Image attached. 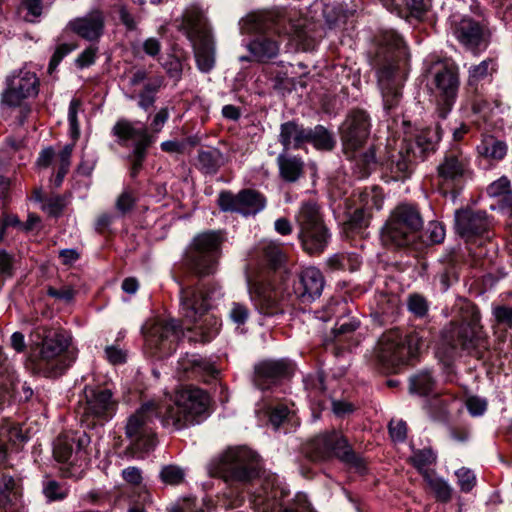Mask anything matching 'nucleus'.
I'll list each match as a JSON object with an SVG mask.
<instances>
[{
  "instance_id": "nucleus-30",
  "label": "nucleus",
  "mask_w": 512,
  "mask_h": 512,
  "mask_svg": "<svg viewBox=\"0 0 512 512\" xmlns=\"http://www.w3.org/2000/svg\"><path fill=\"white\" fill-rule=\"evenodd\" d=\"M362 208L354 211L351 221L356 225H366V218L368 217V211L372 209H381L382 207V194L377 187L366 189L359 195Z\"/></svg>"
},
{
  "instance_id": "nucleus-12",
  "label": "nucleus",
  "mask_w": 512,
  "mask_h": 512,
  "mask_svg": "<svg viewBox=\"0 0 512 512\" xmlns=\"http://www.w3.org/2000/svg\"><path fill=\"white\" fill-rule=\"evenodd\" d=\"M7 87L2 93V103L10 107H21L20 113V124L24 123V120L30 109L23 105L24 100L36 97L39 91V79L36 74L25 70L19 69L13 71L7 77Z\"/></svg>"
},
{
  "instance_id": "nucleus-34",
  "label": "nucleus",
  "mask_w": 512,
  "mask_h": 512,
  "mask_svg": "<svg viewBox=\"0 0 512 512\" xmlns=\"http://www.w3.org/2000/svg\"><path fill=\"white\" fill-rule=\"evenodd\" d=\"M118 402L113 397L112 388L106 387L98 391V424L111 420L117 411Z\"/></svg>"
},
{
  "instance_id": "nucleus-23",
  "label": "nucleus",
  "mask_w": 512,
  "mask_h": 512,
  "mask_svg": "<svg viewBox=\"0 0 512 512\" xmlns=\"http://www.w3.org/2000/svg\"><path fill=\"white\" fill-rule=\"evenodd\" d=\"M325 280L322 272L316 267H306L298 275L293 292L302 303H311L323 292Z\"/></svg>"
},
{
  "instance_id": "nucleus-13",
  "label": "nucleus",
  "mask_w": 512,
  "mask_h": 512,
  "mask_svg": "<svg viewBox=\"0 0 512 512\" xmlns=\"http://www.w3.org/2000/svg\"><path fill=\"white\" fill-rule=\"evenodd\" d=\"M309 451L318 459L335 456L354 466L360 473L366 469L362 459L352 451L347 439L337 431L316 436L309 444Z\"/></svg>"
},
{
  "instance_id": "nucleus-24",
  "label": "nucleus",
  "mask_w": 512,
  "mask_h": 512,
  "mask_svg": "<svg viewBox=\"0 0 512 512\" xmlns=\"http://www.w3.org/2000/svg\"><path fill=\"white\" fill-rule=\"evenodd\" d=\"M490 222L485 211L463 209L455 214L457 233L466 241L483 235L489 228Z\"/></svg>"
},
{
  "instance_id": "nucleus-1",
  "label": "nucleus",
  "mask_w": 512,
  "mask_h": 512,
  "mask_svg": "<svg viewBox=\"0 0 512 512\" xmlns=\"http://www.w3.org/2000/svg\"><path fill=\"white\" fill-rule=\"evenodd\" d=\"M208 407V395L201 389L185 387L178 390L174 398L161 403L148 401L132 414L126 424V436L131 440L135 452L146 454L156 446V437L152 428L155 417L162 425L172 431L184 429L200 422Z\"/></svg>"
},
{
  "instance_id": "nucleus-9",
  "label": "nucleus",
  "mask_w": 512,
  "mask_h": 512,
  "mask_svg": "<svg viewBox=\"0 0 512 512\" xmlns=\"http://www.w3.org/2000/svg\"><path fill=\"white\" fill-rule=\"evenodd\" d=\"M423 220L417 208L401 204L391 213L381 231L385 245L406 246L414 240L415 233L422 227Z\"/></svg>"
},
{
  "instance_id": "nucleus-4",
  "label": "nucleus",
  "mask_w": 512,
  "mask_h": 512,
  "mask_svg": "<svg viewBox=\"0 0 512 512\" xmlns=\"http://www.w3.org/2000/svg\"><path fill=\"white\" fill-rule=\"evenodd\" d=\"M84 427L82 435L62 434L57 437L53 446V455L57 462L67 464L62 469L66 477L80 476L86 463V451L91 442V436L86 430H93L96 426V389L86 387L84 396L80 399L76 409Z\"/></svg>"
},
{
  "instance_id": "nucleus-18",
  "label": "nucleus",
  "mask_w": 512,
  "mask_h": 512,
  "mask_svg": "<svg viewBox=\"0 0 512 512\" xmlns=\"http://www.w3.org/2000/svg\"><path fill=\"white\" fill-rule=\"evenodd\" d=\"M246 282L250 300L259 313L270 316L283 312L284 297L271 282L253 278L249 274L246 276Z\"/></svg>"
},
{
  "instance_id": "nucleus-20",
  "label": "nucleus",
  "mask_w": 512,
  "mask_h": 512,
  "mask_svg": "<svg viewBox=\"0 0 512 512\" xmlns=\"http://www.w3.org/2000/svg\"><path fill=\"white\" fill-rule=\"evenodd\" d=\"M370 133V120L365 111H352L341 127V138L345 153H356L366 142Z\"/></svg>"
},
{
  "instance_id": "nucleus-48",
  "label": "nucleus",
  "mask_w": 512,
  "mask_h": 512,
  "mask_svg": "<svg viewBox=\"0 0 512 512\" xmlns=\"http://www.w3.org/2000/svg\"><path fill=\"white\" fill-rule=\"evenodd\" d=\"M493 70V61L484 60L478 65L472 66L469 69V83L474 84L486 78Z\"/></svg>"
},
{
  "instance_id": "nucleus-14",
  "label": "nucleus",
  "mask_w": 512,
  "mask_h": 512,
  "mask_svg": "<svg viewBox=\"0 0 512 512\" xmlns=\"http://www.w3.org/2000/svg\"><path fill=\"white\" fill-rule=\"evenodd\" d=\"M220 244L221 235L215 231L201 233L193 239L187 257L196 273L209 275L215 271Z\"/></svg>"
},
{
  "instance_id": "nucleus-15",
  "label": "nucleus",
  "mask_w": 512,
  "mask_h": 512,
  "mask_svg": "<svg viewBox=\"0 0 512 512\" xmlns=\"http://www.w3.org/2000/svg\"><path fill=\"white\" fill-rule=\"evenodd\" d=\"M36 355L54 376L61 374L75 360L68 338L57 331L50 334Z\"/></svg>"
},
{
  "instance_id": "nucleus-22",
  "label": "nucleus",
  "mask_w": 512,
  "mask_h": 512,
  "mask_svg": "<svg viewBox=\"0 0 512 512\" xmlns=\"http://www.w3.org/2000/svg\"><path fill=\"white\" fill-rule=\"evenodd\" d=\"M434 83L439 97V111L441 117L445 118L455 103L458 88V74L450 68L442 67L435 73Z\"/></svg>"
},
{
  "instance_id": "nucleus-43",
  "label": "nucleus",
  "mask_w": 512,
  "mask_h": 512,
  "mask_svg": "<svg viewBox=\"0 0 512 512\" xmlns=\"http://www.w3.org/2000/svg\"><path fill=\"white\" fill-rule=\"evenodd\" d=\"M434 379L430 372H421L410 380V391L421 395H426L432 391Z\"/></svg>"
},
{
  "instance_id": "nucleus-47",
  "label": "nucleus",
  "mask_w": 512,
  "mask_h": 512,
  "mask_svg": "<svg viewBox=\"0 0 512 512\" xmlns=\"http://www.w3.org/2000/svg\"><path fill=\"white\" fill-rule=\"evenodd\" d=\"M423 237L429 244H439L445 238V229L439 222H429L424 231Z\"/></svg>"
},
{
  "instance_id": "nucleus-5",
  "label": "nucleus",
  "mask_w": 512,
  "mask_h": 512,
  "mask_svg": "<svg viewBox=\"0 0 512 512\" xmlns=\"http://www.w3.org/2000/svg\"><path fill=\"white\" fill-rule=\"evenodd\" d=\"M221 297L222 291L217 285L181 288L180 313L190 323H197L204 317L202 323L195 326V329L202 334L204 342L210 341L219 331L218 319L213 315H205V313L212 303Z\"/></svg>"
},
{
  "instance_id": "nucleus-59",
  "label": "nucleus",
  "mask_w": 512,
  "mask_h": 512,
  "mask_svg": "<svg viewBox=\"0 0 512 512\" xmlns=\"http://www.w3.org/2000/svg\"><path fill=\"white\" fill-rule=\"evenodd\" d=\"M161 65L171 78L175 80H179L181 78L182 63L178 57L169 55Z\"/></svg>"
},
{
  "instance_id": "nucleus-41",
  "label": "nucleus",
  "mask_w": 512,
  "mask_h": 512,
  "mask_svg": "<svg viewBox=\"0 0 512 512\" xmlns=\"http://www.w3.org/2000/svg\"><path fill=\"white\" fill-rule=\"evenodd\" d=\"M72 145H65L57 156V173L53 179L55 187H59L68 172L70 166V158L72 154Z\"/></svg>"
},
{
  "instance_id": "nucleus-28",
  "label": "nucleus",
  "mask_w": 512,
  "mask_h": 512,
  "mask_svg": "<svg viewBox=\"0 0 512 512\" xmlns=\"http://www.w3.org/2000/svg\"><path fill=\"white\" fill-rule=\"evenodd\" d=\"M178 368L185 373H192L205 380L214 378L219 373L213 362L198 354H186L178 361Z\"/></svg>"
},
{
  "instance_id": "nucleus-33",
  "label": "nucleus",
  "mask_w": 512,
  "mask_h": 512,
  "mask_svg": "<svg viewBox=\"0 0 512 512\" xmlns=\"http://www.w3.org/2000/svg\"><path fill=\"white\" fill-rule=\"evenodd\" d=\"M277 163L280 175L285 181L295 182L303 173L304 163L298 157L281 153L277 157Z\"/></svg>"
},
{
  "instance_id": "nucleus-3",
  "label": "nucleus",
  "mask_w": 512,
  "mask_h": 512,
  "mask_svg": "<svg viewBox=\"0 0 512 512\" xmlns=\"http://www.w3.org/2000/svg\"><path fill=\"white\" fill-rule=\"evenodd\" d=\"M377 83L384 110L389 113L397 108L402 100V88L409 67V54L400 35L386 32L378 51Z\"/></svg>"
},
{
  "instance_id": "nucleus-51",
  "label": "nucleus",
  "mask_w": 512,
  "mask_h": 512,
  "mask_svg": "<svg viewBox=\"0 0 512 512\" xmlns=\"http://www.w3.org/2000/svg\"><path fill=\"white\" fill-rule=\"evenodd\" d=\"M229 318L237 326L244 325L249 318V309L242 303L233 302L231 304Z\"/></svg>"
},
{
  "instance_id": "nucleus-46",
  "label": "nucleus",
  "mask_w": 512,
  "mask_h": 512,
  "mask_svg": "<svg viewBox=\"0 0 512 512\" xmlns=\"http://www.w3.org/2000/svg\"><path fill=\"white\" fill-rule=\"evenodd\" d=\"M269 422L271 425L278 429L285 422H290L293 419L291 411L284 405H278L273 409L269 408Z\"/></svg>"
},
{
  "instance_id": "nucleus-42",
  "label": "nucleus",
  "mask_w": 512,
  "mask_h": 512,
  "mask_svg": "<svg viewBox=\"0 0 512 512\" xmlns=\"http://www.w3.org/2000/svg\"><path fill=\"white\" fill-rule=\"evenodd\" d=\"M410 460L414 467L424 476V471L436 460V455L430 448L415 450Z\"/></svg>"
},
{
  "instance_id": "nucleus-17",
  "label": "nucleus",
  "mask_w": 512,
  "mask_h": 512,
  "mask_svg": "<svg viewBox=\"0 0 512 512\" xmlns=\"http://www.w3.org/2000/svg\"><path fill=\"white\" fill-rule=\"evenodd\" d=\"M143 329L147 344L163 355L170 354L183 335V330L175 319L156 318L147 323Z\"/></svg>"
},
{
  "instance_id": "nucleus-55",
  "label": "nucleus",
  "mask_w": 512,
  "mask_h": 512,
  "mask_svg": "<svg viewBox=\"0 0 512 512\" xmlns=\"http://www.w3.org/2000/svg\"><path fill=\"white\" fill-rule=\"evenodd\" d=\"M56 331L47 329L46 327H37L30 335V343L31 347H35V355L40 350L41 347L44 346V342L50 337L51 333H55Z\"/></svg>"
},
{
  "instance_id": "nucleus-50",
  "label": "nucleus",
  "mask_w": 512,
  "mask_h": 512,
  "mask_svg": "<svg viewBox=\"0 0 512 512\" xmlns=\"http://www.w3.org/2000/svg\"><path fill=\"white\" fill-rule=\"evenodd\" d=\"M492 314L497 324L512 327V307L507 305H496L492 308Z\"/></svg>"
},
{
  "instance_id": "nucleus-63",
  "label": "nucleus",
  "mask_w": 512,
  "mask_h": 512,
  "mask_svg": "<svg viewBox=\"0 0 512 512\" xmlns=\"http://www.w3.org/2000/svg\"><path fill=\"white\" fill-rule=\"evenodd\" d=\"M466 406L472 416H480L485 412L487 402L483 398L472 396L467 399Z\"/></svg>"
},
{
  "instance_id": "nucleus-56",
  "label": "nucleus",
  "mask_w": 512,
  "mask_h": 512,
  "mask_svg": "<svg viewBox=\"0 0 512 512\" xmlns=\"http://www.w3.org/2000/svg\"><path fill=\"white\" fill-rule=\"evenodd\" d=\"M14 382L8 378L0 380V410L9 405L14 395Z\"/></svg>"
},
{
  "instance_id": "nucleus-62",
  "label": "nucleus",
  "mask_w": 512,
  "mask_h": 512,
  "mask_svg": "<svg viewBox=\"0 0 512 512\" xmlns=\"http://www.w3.org/2000/svg\"><path fill=\"white\" fill-rule=\"evenodd\" d=\"M75 47L73 45H70V44H61L59 45L53 56L51 57V60H50V63H49V67H48V72L51 74L53 73V71L56 69L57 65L61 62V60L63 59V57L65 55H67L69 52H71Z\"/></svg>"
},
{
  "instance_id": "nucleus-21",
  "label": "nucleus",
  "mask_w": 512,
  "mask_h": 512,
  "mask_svg": "<svg viewBox=\"0 0 512 512\" xmlns=\"http://www.w3.org/2000/svg\"><path fill=\"white\" fill-rule=\"evenodd\" d=\"M438 177L447 184L473 178L470 159L458 148L448 151L437 167Z\"/></svg>"
},
{
  "instance_id": "nucleus-16",
  "label": "nucleus",
  "mask_w": 512,
  "mask_h": 512,
  "mask_svg": "<svg viewBox=\"0 0 512 512\" xmlns=\"http://www.w3.org/2000/svg\"><path fill=\"white\" fill-rule=\"evenodd\" d=\"M114 132L122 141H131L133 145L130 174L132 177H136L146 156V149L152 142L151 136L147 133L146 125L139 121L121 120L115 125Z\"/></svg>"
},
{
  "instance_id": "nucleus-38",
  "label": "nucleus",
  "mask_w": 512,
  "mask_h": 512,
  "mask_svg": "<svg viewBox=\"0 0 512 512\" xmlns=\"http://www.w3.org/2000/svg\"><path fill=\"white\" fill-rule=\"evenodd\" d=\"M424 479L439 501L446 502L451 498V487L443 478L433 471H424Z\"/></svg>"
},
{
  "instance_id": "nucleus-27",
  "label": "nucleus",
  "mask_w": 512,
  "mask_h": 512,
  "mask_svg": "<svg viewBox=\"0 0 512 512\" xmlns=\"http://www.w3.org/2000/svg\"><path fill=\"white\" fill-rule=\"evenodd\" d=\"M508 153L507 143L494 135L482 136L476 146V156L480 161L495 165L502 161Z\"/></svg>"
},
{
  "instance_id": "nucleus-60",
  "label": "nucleus",
  "mask_w": 512,
  "mask_h": 512,
  "mask_svg": "<svg viewBox=\"0 0 512 512\" xmlns=\"http://www.w3.org/2000/svg\"><path fill=\"white\" fill-rule=\"evenodd\" d=\"M22 7L27 10V14L24 16L26 21L33 22L42 14V0H23Z\"/></svg>"
},
{
  "instance_id": "nucleus-49",
  "label": "nucleus",
  "mask_w": 512,
  "mask_h": 512,
  "mask_svg": "<svg viewBox=\"0 0 512 512\" xmlns=\"http://www.w3.org/2000/svg\"><path fill=\"white\" fill-rule=\"evenodd\" d=\"M104 354L107 361L112 365L124 364L127 361V351L119 344L107 345Z\"/></svg>"
},
{
  "instance_id": "nucleus-61",
  "label": "nucleus",
  "mask_w": 512,
  "mask_h": 512,
  "mask_svg": "<svg viewBox=\"0 0 512 512\" xmlns=\"http://www.w3.org/2000/svg\"><path fill=\"white\" fill-rule=\"evenodd\" d=\"M359 162L362 165L360 177H367L370 174V170L377 163L375 151L373 149H369L368 151L362 153L360 155Z\"/></svg>"
},
{
  "instance_id": "nucleus-37",
  "label": "nucleus",
  "mask_w": 512,
  "mask_h": 512,
  "mask_svg": "<svg viewBox=\"0 0 512 512\" xmlns=\"http://www.w3.org/2000/svg\"><path fill=\"white\" fill-rule=\"evenodd\" d=\"M200 169L207 174H214L224 163L223 154L216 148L202 150L198 154Z\"/></svg>"
},
{
  "instance_id": "nucleus-64",
  "label": "nucleus",
  "mask_w": 512,
  "mask_h": 512,
  "mask_svg": "<svg viewBox=\"0 0 512 512\" xmlns=\"http://www.w3.org/2000/svg\"><path fill=\"white\" fill-rule=\"evenodd\" d=\"M389 433L394 441H404L407 434L406 423L402 420H392L389 423Z\"/></svg>"
},
{
  "instance_id": "nucleus-10",
  "label": "nucleus",
  "mask_w": 512,
  "mask_h": 512,
  "mask_svg": "<svg viewBox=\"0 0 512 512\" xmlns=\"http://www.w3.org/2000/svg\"><path fill=\"white\" fill-rule=\"evenodd\" d=\"M299 225V239L309 254L322 252L328 244L330 234L322 221L318 206L304 202L296 215Z\"/></svg>"
},
{
  "instance_id": "nucleus-7",
  "label": "nucleus",
  "mask_w": 512,
  "mask_h": 512,
  "mask_svg": "<svg viewBox=\"0 0 512 512\" xmlns=\"http://www.w3.org/2000/svg\"><path fill=\"white\" fill-rule=\"evenodd\" d=\"M179 28L192 43L198 69L210 72L215 66V47L203 9L197 4L188 6Z\"/></svg>"
},
{
  "instance_id": "nucleus-29",
  "label": "nucleus",
  "mask_w": 512,
  "mask_h": 512,
  "mask_svg": "<svg viewBox=\"0 0 512 512\" xmlns=\"http://www.w3.org/2000/svg\"><path fill=\"white\" fill-rule=\"evenodd\" d=\"M251 18L255 22L263 23L264 29L272 34H278L280 36L284 33L296 40H300L303 36V25L292 23L290 20L289 23L286 24L287 19L283 16L274 18L272 15H265L257 18L252 16Z\"/></svg>"
},
{
  "instance_id": "nucleus-54",
  "label": "nucleus",
  "mask_w": 512,
  "mask_h": 512,
  "mask_svg": "<svg viewBox=\"0 0 512 512\" xmlns=\"http://www.w3.org/2000/svg\"><path fill=\"white\" fill-rule=\"evenodd\" d=\"M408 309L417 317H423L428 311V303L424 297L418 294L411 295L408 299Z\"/></svg>"
},
{
  "instance_id": "nucleus-53",
  "label": "nucleus",
  "mask_w": 512,
  "mask_h": 512,
  "mask_svg": "<svg viewBox=\"0 0 512 512\" xmlns=\"http://www.w3.org/2000/svg\"><path fill=\"white\" fill-rule=\"evenodd\" d=\"M64 200L61 196H50L45 198V202L42 204V210L45 211L49 216L57 217L62 213L64 208Z\"/></svg>"
},
{
  "instance_id": "nucleus-11",
  "label": "nucleus",
  "mask_w": 512,
  "mask_h": 512,
  "mask_svg": "<svg viewBox=\"0 0 512 512\" xmlns=\"http://www.w3.org/2000/svg\"><path fill=\"white\" fill-rule=\"evenodd\" d=\"M418 349V340L415 336L407 337L398 331H390L379 340L376 355L387 370H396L415 357Z\"/></svg>"
},
{
  "instance_id": "nucleus-39",
  "label": "nucleus",
  "mask_w": 512,
  "mask_h": 512,
  "mask_svg": "<svg viewBox=\"0 0 512 512\" xmlns=\"http://www.w3.org/2000/svg\"><path fill=\"white\" fill-rule=\"evenodd\" d=\"M307 142L321 150H331L335 144L333 136L322 125L307 129Z\"/></svg>"
},
{
  "instance_id": "nucleus-25",
  "label": "nucleus",
  "mask_w": 512,
  "mask_h": 512,
  "mask_svg": "<svg viewBox=\"0 0 512 512\" xmlns=\"http://www.w3.org/2000/svg\"><path fill=\"white\" fill-rule=\"evenodd\" d=\"M454 34L461 44L474 53L487 47V36L483 27L471 18H462L456 25Z\"/></svg>"
},
{
  "instance_id": "nucleus-19",
  "label": "nucleus",
  "mask_w": 512,
  "mask_h": 512,
  "mask_svg": "<svg viewBox=\"0 0 512 512\" xmlns=\"http://www.w3.org/2000/svg\"><path fill=\"white\" fill-rule=\"evenodd\" d=\"M218 204L222 211L236 212L244 216L255 215L266 206L265 198L257 191L246 189L238 194L221 192Z\"/></svg>"
},
{
  "instance_id": "nucleus-58",
  "label": "nucleus",
  "mask_w": 512,
  "mask_h": 512,
  "mask_svg": "<svg viewBox=\"0 0 512 512\" xmlns=\"http://www.w3.org/2000/svg\"><path fill=\"white\" fill-rule=\"evenodd\" d=\"M458 484L460 486L461 491L469 492L475 485V475L474 473L466 468H461L455 472Z\"/></svg>"
},
{
  "instance_id": "nucleus-57",
  "label": "nucleus",
  "mask_w": 512,
  "mask_h": 512,
  "mask_svg": "<svg viewBox=\"0 0 512 512\" xmlns=\"http://www.w3.org/2000/svg\"><path fill=\"white\" fill-rule=\"evenodd\" d=\"M43 492L45 496L51 501L62 500L67 496V489L53 480L46 483Z\"/></svg>"
},
{
  "instance_id": "nucleus-35",
  "label": "nucleus",
  "mask_w": 512,
  "mask_h": 512,
  "mask_svg": "<svg viewBox=\"0 0 512 512\" xmlns=\"http://www.w3.org/2000/svg\"><path fill=\"white\" fill-rule=\"evenodd\" d=\"M211 510V500L195 497L180 498L167 508V512H211Z\"/></svg>"
},
{
  "instance_id": "nucleus-45",
  "label": "nucleus",
  "mask_w": 512,
  "mask_h": 512,
  "mask_svg": "<svg viewBox=\"0 0 512 512\" xmlns=\"http://www.w3.org/2000/svg\"><path fill=\"white\" fill-rule=\"evenodd\" d=\"M185 471L176 465H167L160 471L161 480L169 485H178L183 482Z\"/></svg>"
},
{
  "instance_id": "nucleus-2",
  "label": "nucleus",
  "mask_w": 512,
  "mask_h": 512,
  "mask_svg": "<svg viewBox=\"0 0 512 512\" xmlns=\"http://www.w3.org/2000/svg\"><path fill=\"white\" fill-rule=\"evenodd\" d=\"M439 140L437 127L419 129L414 133L404 131L402 138L388 139L385 154L380 160L384 176L392 181L408 179L415 162L433 152Z\"/></svg>"
},
{
  "instance_id": "nucleus-6",
  "label": "nucleus",
  "mask_w": 512,
  "mask_h": 512,
  "mask_svg": "<svg viewBox=\"0 0 512 512\" xmlns=\"http://www.w3.org/2000/svg\"><path fill=\"white\" fill-rule=\"evenodd\" d=\"M486 342V335L480 325L479 313L471 306V316L468 322L463 321L460 325L451 322L442 330L436 355L448 365L457 354L458 348L467 351L485 349Z\"/></svg>"
},
{
  "instance_id": "nucleus-40",
  "label": "nucleus",
  "mask_w": 512,
  "mask_h": 512,
  "mask_svg": "<svg viewBox=\"0 0 512 512\" xmlns=\"http://www.w3.org/2000/svg\"><path fill=\"white\" fill-rule=\"evenodd\" d=\"M259 251L262 254V258L271 267H278L284 260V254L281 251L280 246L273 241H263L259 245Z\"/></svg>"
},
{
  "instance_id": "nucleus-52",
  "label": "nucleus",
  "mask_w": 512,
  "mask_h": 512,
  "mask_svg": "<svg viewBox=\"0 0 512 512\" xmlns=\"http://www.w3.org/2000/svg\"><path fill=\"white\" fill-rule=\"evenodd\" d=\"M457 281V275L453 267L445 268L435 278V286L441 291L446 292L449 287Z\"/></svg>"
},
{
  "instance_id": "nucleus-36",
  "label": "nucleus",
  "mask_w": 512,
  "mask_h": 512,
  "mask_svg": "<svg viewBox=\"0 0 512 512\" xmlns=\"http://www.w3.org/2000/svg\"><path fill=\"white\" fill-rule=\"evenodd\" d=\"M66 29L84 39L93 40L96 37V15L90 13L85 17L74 19L68 23Z\"/></svg>"
},
{
  "instance_id": "nucleus-32",
  "label": "nucleus",
  "mask_w": 512,
  "mask_h": 512,
  "mask_svg": "<svg viewBox=\"0 0 512 512\" xmlns=\"http://www.w3.org/2000/svg\"><path fill=\"white\" fill-rule=\"evenodd\" d=\"M248 49L257 60L265 61L277 56L279 42L267 35H263L251 41Z\"/></svg>"
},
{
  "instance_id": "nucleus-8",
  "label": "nucleus",
  "mask_w": 512,
  "mask_h": 512,
  "mask_svg": "<svg viewBox=\"0 0 512 512\" xmlns=\"http://www.w3.org/2000/svg\"><path fill=\"white\" fill-rule=\"evenodd\" d=\"M259 463L257 455L247 447H231L210 460L208 473L225 481L247 482L257 474Z\"/></svg>"
},
{
  "instance_id": "nucleus-26",
  "label": "nucleus",
  "mask_w": 512,
  "mask_h": 512,
  "mask_svg": "<svg viewBox=\"0 0 512 512\" xmlns=\"http://www.w3.org/2000/svg\"><path fill=\"white\" fill-rule=\"evenodd\" d=\"M286 360H264L255 365L254 384L261 390L270 388L280 378L290 373Z\"/></svg>"
},
{
  "instance_id": "nucleus-31",
  "label": "nucleus",
  "mask_w": 512,
  "mask_h": 512,
  "mask_svg": "<svg viewBox=\"0 0 512 512\" xmlns=\"http://www.w3.org/2000/svg\"><path fill=\"white\" fill-rule=\"evenodd\" d=\"M279 141L285 152L300 148L307 143V129L293 121L283 123L280 127Z\"/></svg>"
},
{
  "instance_id": "nucleus-44",
  "label": "nucleus",
  "mask_w": 512,
  "mask_h": 512,
  "mask_svg": "<svg viewBox=\"0 0 512 512\" xmlns=\"http://www.w3.org/2000/svg\"><path fill=\"white\" fill-rule=\"evenodd\" d=\"M383 6L391 11L400 12V10L404 7L421 11L426 8L425 0H381Z\"/></svg>"
}]
</instances>
